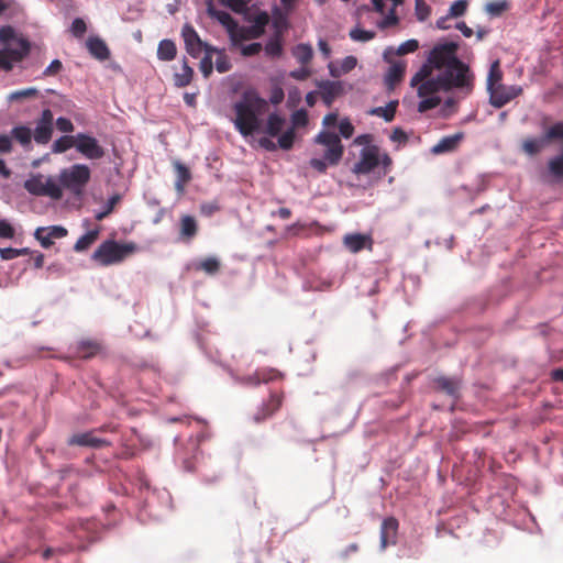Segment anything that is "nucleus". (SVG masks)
<instances>
[{"label":"nucleus","mask_w":563,"mask_h":563,"mask_svg":"<svg viewBox=\"0 0 563 563\" xmlns=\"http://www.w3.org/2000/svg\"><path fill=\"white\" fill-rule=\"evenodd\" d=\"M67 235V230L60 225H53L48 228H37L34 236L45 249L53 245L55 239H62Z\"/></svg>","instance_id":"15"},{"label":"nucleus","mask_w":563,"mask_h":563,"mask_svg":"<svg viewBox=\"0 0 563 563\" xmlns=\"http://www.w3.org/2000/svg\"><path fill=\"white\" fill-rule=\"evenodd\" d=\"M199 267L207 274L213 275L218 273L220 262L216 257H207L200 262Z\"/></svg>","instance_id":"47"},{"label":"nucleus","mask_w":563,"mask_h":563,"mask_svg":"<svg viewBox=\"0 0 563 563\" xmlns=\"http://www.w3.org/2000/svg\"><path fill=\"white\" fill-rule=\"evenodd\" d=\"M339 131L343 137L350 139L354 133V126L349 119H343L339 123Z\"/></svg>","instance_id":"60"},{"label":"nucleus","mask_w":563,"mask_h":563,"mask_svg":"<svg viewBox=\"0 0 563 563\" xmlns=\"http://www.w3.org/2000/svg\"><path fill=\"white\" fill-rule=\"evenodd\" d=\"M463 137L464 134L462 132L444 136L434 146H432L431 153L434 155H439L443 153L453 152L457 148Z\"/></svg>","instance_id":"22"},{"label":"nucleus","mask_w":563,"mask_h":563,"mask_svg":"<svg viewBox=\"0 0 563 563\" xmlns=\"http://www.w3.org/2000/svg\"><path fill=\"white\" fill-rule=\"evenodd\" d=\"M63 69V64L59 59H54L51 64L44 69L43 75L45 77H51L57 75Z\"/></svg>","instance_id":"61"},{"label":"nucleus","mask_w":563,"mask_h":563,"mask_svg":"<svg viewBox=\"0 0 563 563\" xmlns=\"http://www.w3.org/2000/svg\"><path fill=\"white\" fill-rule=\"evenodd\" d=\"M434 383L438 388L452 397H457L461 382L456 378L441 376L435 378Z\"/></svg>","instance_id":"27"},{"label":"nucleus","mask_w":563,"mask_h":563,"mask_svg":"<svg viewBox=\"0 0 563 563\" xmlns=\"http://www.w3.org/2000/svg\"><path fill=\"white\" fill-rule=\"evenodd\" d=\"M295 136L296 134L294 128L286 130L282 135L278 136V146L285 151L290 150L294 145Z\"/></svg>","instance_id":"44"},{"label":"nucleus","mask_w":563,"mask_h":563,"mask_svg":"<svg viewBox=\"0 0 563 563\" xmlns=\"http://www.w3.org/2000/svg\"><path fill=\"white\" fill-rule=\"evenodd\" d=\"M44 197H49L53 200L63 198V188L53 177L44 176Z\"/></svg>","instance_id":"33"},{"label":"nucleus","mask_w":563,"mask_h":563,"mask_svg":"<svg viewBox=\"0 0 563 563\" xmlns=\"http://www.w3.org/2000/svg\"><path fill=\"white\" fill-rule=\"evenodd\" d=\"M250 2L251 0H227L224 5L238 14H245Z\"/></svg>","instance_id":"46"},{"label":"nucleus","mask_w":563,"mask_h":563,"mask_svg":"<svg viewBox=\"0 0 563 563\" xmlns=\"http://www.w3.org/2000/svg\"><path fill=\"white\" fill-rule=\"evenodd\" d=\"M380 165V153L377 145L364 147L360 153V159L353 167V173L366 175Z\"/></svg>","instance_id":"10"},{"label":"nucleus","mask_w":563,"mask_h":563,"mask_svg":"<svg viewBox=\"0 0 563 563\" xmlns=\"http://www.w3.org/2000/svg\"><path fill=\"white\" fill-rule=\"evenodd\" d=\"M198 232V224L192 216H183L180 219V236L186 241H190Z\"/></svg>","instance_id":"26"},{"label":"nucleus","mask_w":563,"mask_h":563,"mask_svg":"<svg viewBox=\"0 0 563 563\" xmlns=\"http://www.w3.org/2000/svg\"><path fill=\"white\" fill-rule=\"evenodd\" d=\"M99 229L91 230L81 235L74 245L76 252L87 251L98 239Z\"/></svg>","instance_id":"34"},{"label":"nucleus","mask_w":563,"mask_h":563,"mask_svg":"<svg viewBox=\"0 0 563 563\" xmlns=\"http://www.w3.org/2000/svg\"><path fill=\"white\" fill-rule=\"evenodd\" d=\"M405 71L406 64L404 62L395 63L389 67L385 77L388 89H394L402 80Z\"/></svg>","instance_id":"25"},{"label":"nucleus","mask_w":563,"mask_h":563,"mask_svg":"<svg viewBox=\"0 0 563 563\" xmlns=\"http://www.w3.org/2000/svg\"><path fill=\"white\" fill-rule=\"evenodd\" d=\"M282 406V396L277 394L271 395L269 399L262 405L256 413L252 417L256 423L263 422L273 416Z\"/></svg>","instance_id":"20"},{"label":"nucleus","mask_w":563,"mask_h":563,"mask_svg":"<svg viewBox=\"0 0 563 563\" xmlns=\"http://www.w3.org/2000/svg\"><path fill=\"white\" fill-rule=\"evenodd\" d=\"M434 67L427 60L426 64H423L419 70L411 77L410 86L416 87L420 82L426 81L428 79H431L432 69Z\"/></svg>","instance_id":"39"},{"label":"nucleus","mask_w":563,"mask_h":563,"mask_svg":"<svg viewBox=\"0 0 563 563\" xmlns=\"http://www.w3.org/2000/svg\"><path fill=\"white\" fill-rule=\"evenodd\" d=\"M544 144V140H538V139H528L523 142L522 147L525 152H527L530 155L537 154L540 152Z\"/></svg>","instance_id":"51"},{"label":"nucleus","mask_w":563,"mask_h":563,"mask_svg":"<svg viewBox=\"0 0 563 563\" xmlns=\"http://www.w3.org/2000/svg\"><path fill=\"white\" fill-rule=\"evenodd\" d=\"M232 64L230 58L224 54L223 51L219 52L218 57L216 59V69L223 74L231 69Z\"/></svg>","instance_id":"53"},{"label":"nucleus","mask_w":563,"mask_h":563,"mask_svg":"<svg viewBox=\"0 0 563 563\" xmlns=\"http://www.w3.org/2000/svg\"><path fill=\"white\" fill-rule=\"evenodd\" d=\"M356 58L354 56H346L342 63L340 69L333 67L332 65L329 66L330 74L332 77H339L342 74L351 71L356 66Z\"/></svg>","instance_id":"40"},{"label":"nucleus","mask_w":563,"mask_h":563,"mask_svg":"<svg viewBox=\"0 0 563 563\" xmlns=\"http://www.w3.org/2000/svg\"><path fill=\"white\" fill-rule=\"evenodd\" d=\"M24 188L27 192L34 196L44 197V175L36 174L31 176L25 180Z\"/></svg>","instance_id":"30"},{"label":"nucleus","mask_w":563,"mask_h":563,"mask_svg":"<svg viewBox=\"0 0 563 563\" xmlns=\"http://www.w3.org/2000/svg\"><path fill=\"white\" fill-rule=\"evenodd\" d=\"M102 351V344L97 340H80L74 346V357L89 360Z\"/></svg>","instance_id":"19"},{"label":"nucleus","mask_w":563,"mask_h":563,"mask_svg":"<svg viewBox=\"0 0 563 563\" xmlns=\"http://www.w3.org/2000/svg\"><path fill=\"white\" fill-rule=\"evenodd\" d=\"M416 4V15L418 20L424 21L430 14V7L426 3L424 0H415Z\"/></svg>","instance_id":"59"},{"label":"nucleus","mask_w":563,"mask_h":563,"mask_svg":"<svg viewBox=\"0 0 563 563\" xmlns=\"http://www.w3.org/2000/svg\"><path fill=\"white\" fill-rule=\"evenodd\" d=\"M54 132V115L49 109H44L35 121L33 139L37 144H47Z\"/></svg>","instance_id":"12"},{"label":"nucleus","mask_w":563,"mask_h":563,"mask_svg":"<svg viewBox=\"0 0 563 563\" xmlns=\"http://www.w3.org/2000/svg\"><path fill=\"white\" fill-rule=\"evenodd\" d=\"M508 9H509V2L507 0L490 1L485 7V11L490 16H499Z\"/></svg>","instance_id":"41"},{"label":"nucleus","mask_w":563,"mask_h":563,"mask_svg":"<svg viewBox=\"0 0 563 563\" xmlns=\"http://www.w3.org/2000/svg\"><path fill=\"white\" fill-rule=\"evenodd\" d=\"M27 253V249H13V247H5L0 250L1 258L4 261L13 260L19 257L20 255H24Z\"/></svg>","instance_id":"56"},{"label":"nucleus","mask_w":563,"mask_h":563,"mask_svg":"<svg viewBox=\"0 0 563 563\" xmlns=\"http://www.w3.org/2000/svg\"><path fill=\"white\" fill-rule=\"evenodd\" d=\"M269 103L255 89H246L239 100L233 102L234 118L232 122L236 131L244 137L260 133L263 115L267 113Z\"/></svg>","instance_id":"1"},{"label":"nucleus","mask_w":563,"mask_h":563,"mask_svg":"<svg viewBox=\"0 0 563 563\" xmlns=\"http://www.w3.org/2000/svg\"><path fill=\"white\" fill-rule=\"evenodd\" d=\"M181 36L184 38L187 53L191 57L197 58L202 52L203 42L192 25L188 23L185 24L181 30Z\"/></svg>","instance_id":"14"},{"label":"nucleus","mask_w":563,"mask_h":563,"mask_svg":"<svg viewBox=\"0 0 563 563\" xmlns=\"http://www.w3.org/2000/svg\"><path fill=\"white\" fill-rule=\"evenodd\" d=\"M291 124L296 128H303L308 124V113L305 109H299L291 114Z\"/></svg>","instance_id":"49"},{"label":"nucleus","mask_w":563,"mask_h":563,"mask_svg":"<svg viewBox=\"0 0 563 563\" xmlns=\"http://www.w3.org/2000/svg\"><path fill=\"white\" fill-rule=\"evenodd\" d=\"M177 47L170 40H163L158 44L157 57L161 60L169 62L176 57Z\"/></svg>","instance_id":"31"},{"label":"nucleus","mask_w":563,"mask_h":563,"mask_svg":"<svg viewBox=\"0 0 563 563\" xmlns=\"http://www.w3.org/2000/svg\"><path fill=\"white\" fill-rule=\"evenodd\" d=\"M549 169L556 177L563 176V152L550 161Z\"/></svg>","instance_id":"54"},{"label":"nucleus","mask_w":563,"mask_h":563,"mask_svg":"<svg viewBox=\"0 0 563 563\" xmlns=\"http://www.w3.org/2000/svg\"><path fill=\"white\" fill-rule=\"evenodd\" d=\"M320 96L327 107H331L334 99L343 92L341 82L324 81L320 84Z\"/></svg>","instance_id":"23"},{"label":"nucleus","mask_w":563,"mask_h":563,"mask_svg":"<svg viewBox=\"0 0 563 563\" xmlns=\"http://www.w3.org/2000/svg\"><path fill=\"white\" fill-rule=\"evenodd\" d=\"M292 55L298 63L302 66H307L312 59L313 51L311 45L301 43L294 47Z\"/></svg>","instance_id":"32"},{"label":"nucleus","mask_w":563,"mask_h":563,"mask_svg":"<svg viewBox=\"0 0 563 563\" xmlns=\"http://www.w3.org/2000/svg\"><path fill=\"white\" fill-rule=\"evenodd\" d=\"M71 147L76 148V135H65L57 139L52 146L53 153H65Z\"/></svg>","instance_id":"38"},{"label":"nucleus","mask_w":563,"mask_h":563,"mask_svg":"<svg viewBox=\"0 0 563 563\" xmlns=\"http://www.w3.org/2000/svg\"><path fill=\"white\" fill-rule=\"evenodd\" d=\"M76 151L88 159H100L106 154L99 141L86 133L76 134Z\"/></svg>","instance_id":"11"},{"label":"nucleus","mask_w":563,"mask_h":563,"mask_svg":"<svg viewBox=\"0 0 563 563\" xmlns=\"http://www.w3.org/2000/svg\"><path fill=\"white\" fill-rule=\"evenodd\" d=\"M398 520L395 517H387L380 526V549L385 550L388 545H395L397 542Z\"/></svg>","instance_id":"16"},{"label":"nucleus","mask_w":563,"mask_h":563,"mask_svg":"<svg viewBox=\"0 0 563 563\" xmlns=\"http://www.w3.org/2000/svg\"><path fill=\"white\" fill-rule=\"evenodd\" d=\"M20 48L0 49V70L11 71L15 63L23 60L30 53L31 45L27 40L19 41Z\"/></svg>","instance_id":"9"},{"label":"nucleus","mask_w":563,"mask_h":563,"mask_svg":"<svg viewBox=\"0 0 563 563\" xmlns=\"http://www.w3.org/2000/svg\"><path fill=\"white\" fill-rule=\"evenodd\" d=\"M457 49L459 45L455 42L438 44L429 53L428 62L435 69L444 70L459 59L456 56Z\"/></svg>","instance_id":"8"},{"label":"nucleus","mask_w":563,"mask_h":563,"mask_svg":"<svg viewBox=\"0 0 563 563\" xmlns=\"http://www.w3.org/2000/svg\"><path fill=\"white\" fill-rule=\"evenodd\" d=\"M314 142L327 147L324 152V158L329 165L336 166L340 163L344 153V147L341 143L340 136L336 133L322 130L314 137Z\"/></svg>","instance_id":"7"},{"label":"nucleus","mask_w":563,"mask_h":563,"mask_svg":"<svg viewBox=\"0 0 563 563\" xmlns=\"http://www.w3.org/2000/svg\"><path fill=\"white\" fill-rule=\"evenodd\" d=\"M38 93V90L36 88L30 87L21 90L13 91L9 95L8 99L9 101H20L23 99H29L36 97Z\"/></svg>","instance_id":"45"},{"label":"nucleus","mask_w":563,"mask_h":563,"mask_svg":"<svg viewBox=\"0 0 563 563\" xmlns=\"http://www.w3.org/2000/svg\"><path fill=\"white\" fill-rule=\"evenodd\" d=\"M286 120L284 117L278 114L277 112H273L268 114L267 121L262 126L260 133L267 134L272 137L278 136L283 131Z\"/></svg>","instance_id":"24"},{"label":"nucleus","mask_w":563,"mask_h":563,"mask_svg":"<svg viewBox=\"0 0 563 563\" xmlns=\"http://www.w3.org/2000/svg\"><path fill=\"white\" fill-rule=\"evenodd\" d=\"M416 87L418 96L422 99L418 103V111L421 113L437 108L441 103V98L437 93L441 90L448 91L440 75L422 81Z\"/></svg>","instance_id":"6"},{"label":"nucleus","mask_w":563,"mask_h":563,"mask_svg":"<svg viewBox=\"0 0 563 563\" xmlns=\"http://www.w3.org/2000/svg\"><path fill=\"white\" fill-rule=\"evenodd\" d=\"M563 140V123H556L550 126L545 132V141Z\"/></svg>","instance_id":"58"},{"label":"nucleus","mask_w":563,"mask_h":563,"mask_svg":"<svg viewBox=\"0 0 563 563\" xmlns=\"http://www.w3.org/2000/svg\"><path fill=\"white\" fill-rule=\"evenodd\" d=\"M175 168H176V174H177L175 188L179 194H183L185 190L186 184L189 183L191 179V174H190L189 169L180 163H176Z\"/></svg>","instance_id":"35"},{"label":"nucleus","mask_w":563,"mask_h":563,"mask_svg":"<svg viewBox=\"0 0 563 563\" xmlns=\"http://www.w3.org/2000/svg\"><path fill=\"white\" fill-rule=\"evenodd\" d=\"M522 93V88L520 86H505L500 85L496 88L489 90V101L490 104L495 108H501L512 99L517 98Z\"/></svg>","instance_id":"13"},{"label":"nucleus","mask_w":563,"mask_h":563,"mask_svg":"<svg viewBox=\"0 0 563 563\" xmlns=\"http://www.w3.org/2000/svg\"><path fill=\"white\" fill-rule=\"evenodd\" d=\"M56 128L63 133H71L75 129L73 122L64 117L56 120Z\"/></svg>","instance_id":"62"},{"label":"nucleus","mask_w":563,"mask_h":563,"mask_svg":"<svg viewBox=\"0 0 563 563\" xmlns=\"http://www.w3.org/2000/svg\"><path fill=\"white\" fill-rule=\"evenodd\" d=\"M194 78V69L188 65L185 59L181 67V73L175 74L174 84L175 86L183 88L188 86Z\"/></svg>","instance_id":"36"},{"label":"nucleus","mask_w":563,"mask_h":563,"mask_svg":"<svg viewBox=\"0 0 563 563\" xmlns=\"http://www.w3.org/2000/svg\"><path fill=\"white\" fill-rule=\"evenodd\" d=\"M67 443L68 445L71 446L78 445L95 449H100L110 445V442L108 440L95 437L92 431L76 433L68 439Z\"/></svg>","instance_id":"18"},{"label":"nucleus","mask_w":563,"mask_h":563,"mask_svg":"<svg viewBox=\"0 0 563 563\" xmlns=\"http://www.w3.org/2000/svg\"><path fill=\"white\" fill-rule=\"evenodd\" d=\"M90 55L98 60H106L110 57V49L106 42L99 36H90L86 42Z\"/></svg>","instance_id":"21"},{"label":"nucleus","mask_w":563,"mask_h":563,"mask_svg":"<svg viewBox=\"0 0 563 563\" xmlns=\"http://www.w3.org/2000/svg\"><path fill=\"white\" fill-rule=\"evenodd\" d=\"M199 69L205 78L210 77L213 70L212 56L210 54H206L203 58L200 60Z\"/></svg>","instance_id":"57"},{"label":"nucleus","mask_w":563,"mask_h":563,"mask_svg":"<svg viewBox=\"0 0 563 563\" xmlns=\"http://www.w3.org/2000/svg\"><path fill=\"white\" fill-rule=\"evenodd\" d=\"M137 251L139 246L134 242L119 243L107 240L95 250L92 260L101 266H110L123 262Z\"/></svg>","instance_id":"3"},{"label":"nucleus","mask_w":563,"mask_h":563,"mask_svg":"<svg viewBox=\"0 0 563 563\" xmlns=\"http://www.w3.org/2000/svg\"><path fill=\"white\" fill-rule=\"evenodd\" d=\"M14 29L10 25H4L0 27V42L2 44L9 43L14 37Z\"/></svg>","instance_id":"64"},{"label":"nucleus","mask_w":563,"mask_h":563,"mask_svg":"<svg viewBox=\"0 0 563 563\" xmlns=\"http://www.w3.org/2000/svg\"><path fill=\"white\" fill-rule=\"evenodd\" d=\"M398 23V16L395 13V9L393 8L388 15H386L379 23L378 26L380 29H387L389 26L396 25Z\"/></svg>","instance_id":"63"},{"label":"nucleus","mask_w":563,"mask_h":563,"mask_svg":"<svg viewBox=\"0 0 563 563\" xmlns=\"http://www.w3.org/2000/svg\"><path fill=\"white\" fill-rule=\"evenodd\" d=\"M418 48H419V42L417 40L411 38V40H408V41L401 43L398 46L396 54L399 56H402V55H406L409 53H413Z\"/></svg>","instance_id":"52"},{"label":"nucleus","mask_w":563,"mask_h":563,"mask_svg":"<svg viewBox=\"0 0 563 563\" xmlns=\"http://www.w3.org/2000/svg\"><path fill=\"white\" fill-rule=\"evenodd\" d=\"M468 2L467 0H456L453 2L449 9V16L459 18L465 14L467 10Z\"/></svg>","instance_id":"48"},{"label":"nucleus","mask_w":563,"mask_h":563,"mask_svg":"<svg viewBox=\"0 0 563 563\" xmlns=\"http://www.w3.org/2000/svg\"><path fill=\"white\" fill-rule=\"evenodd\" d=\"M265 53L269 57H279L283 53V44L279 36L271 38L265 45Z\"/></svg>","instance_id":"43"},{"label":"nucleus","mask_w":563,"mask_h":563,"mask_svg":"<svg viewBox=\"0 0 563 563\" xmlns=\"http://www.w3.org/2000/svg\"><path fill=\"white\" fill-rule=\"evenodd\" d=\"M398 101L393 100L386 107H376L368 111V114L383 118L386 122H391L395 118Z\"/></svg>","instance_id":"28"},{"label":"nucleus","mask_w":563,"mask_h":563,"mask_svg":"<svg viewBox=\"0 0 563 563\" xmlns=\"http://www.w3.org/2000/svg\"><path fill=\"white\" fill-rule=\"evenodd\" d=\"M343 245L351 253H358L364 249L372 251L373 239L369 234L350 233L344 235Z\"/></svg>","instance_id":"17"},{"label":"nucleus","mask_w":563,"mask_h":563,"mask_svg":"<svg viewBox=\"0 0 563 563\" xmlns=\"http://www.w3.org/2000/svg\"><path fill=\"white\" fill-rule=\"evenodd\" d=\"M503 79V71L500 69L499 60H495L489 68L488 77H487V89L488 91L496 88L497 86L503 85L500 81Z\"/></svg>","instance_id":"37"},{"label":"nucleus","mask_w":563,"mask_h":563,"mask_svg":"<svg viewBox=\"0 0 563 563\" xmlns=\"http://www.w3.org/2000/svg\"><path fill=\"white\" fill-rule=\"evenodd\" d=\"M375 35H376L375 32L362 30V29H354L350 32V37L353 41H357V42L371 41L375 37Z\"/></svg>","instance_id":"50"},{"label":"nucleus","mask_w":563,"mask_h":563,"mask_svg":"<svg viewBox=\"0 0 563 563\" xmlns=\"http://www.w3.org/2000/svg\"><path fill=\"white\" fill-rule=\"evenodd\" d=\"M121 201V196L115 194L113 195L112 197H110L103 208V210L99 211L98 213H96L95 218L96 220L98 221H102L103 219H106L108 216H110L112 213V211L114 210L115 206Z\"/></svg>","instance_id":"42"},{"label":"nucleus","mask_w":563,"mask_h":563,"mask_svg":"<svg viewBox=\"0 0 563 563\" xmlns=\"http://www.w3.org/2000/svg\"><path fill=\"white\" fill-rule=\"evenodd\" d=\"M91 170L85 164H74L63 168L58 175V183L63 189L68 190L75 197H81L90 181Z\"/></svg>","instance_id":"4"},{"label":"nucleus","mask_w":563,"mask_h":563,"mask_svg":"<svg viewBox=\"0 0 563 563\" xmlns=\"http://www.w3.org/2000/svg\"><path fill=\"white\" fill-rule=\"evenodd\" d=\"M440 76L448 91L457 88L471 92L473 89L474 76L470 67L461 59H457L454 64H451L450 67H446Z\"/></svg>","instance_id":"5"},{"label":"nucleus","mask_w":563,"mask_h":563,"mask_svg":"<svg viewBox=\"0 0 563 563\" xmlns=\"http://www.w3.org/2000/svg\"><path fill=\"white\" fill-rule=\"evenodd\" d=\"M87 31V25H86V22L81 19V18H76L73 23H71V26H70V32L71 34L77 37V38H80L84 36V34L86 33Z\"/></svg>","instance_id":"55"},{"label":"nucleus","mask_w":563,"mask_h":563,"mask_svg":"<svg viewBox=\"0 0 563 563\" xmlns=\"http://www.w3.org/2000/svg\"><path fill=\"white\" fill-rule=\"evenodd\" d=\"M208 15L216 19L221 25H223L230 36V40L236 44L244 40L258 38L265 32V26L269 22V15L267 12L262 11L254 18V24L245 27L240 26L228 12L217 10L213 3L209 2Z\"/></svg>","instance_id":"2"},{"label":"nucleus","mask_w":563,"mask_h":563,"mask_svg":"<svg viewBox=\"0 0 563 563\" xmlns=\"http://www.w3.org/2000/svg\"><path fill=\"white\" fill-rule=\"evenodd\" d=\"M11 137L19 142L23 147L29 148L32 144V130L25 125L14 126L11 130Z\"/></svg>","instance_id":"29"}]
</instances>
